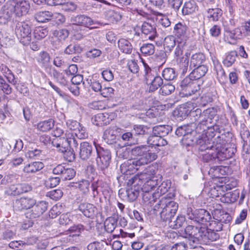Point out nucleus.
<instances>
[{
  "label": "nucleus",
  "mask_w": 250,
  "mask_h": 250,
  "mask_svg": "<svg viewBox=\"0 0 250 250\" xmlns=\"http://www.w3.org/2000/svg\"><path fill=\"white\" fill-rule=\"evenodd\" d=\"M141 53L146 56H150L154 54L155 46L152 43H144L140 48Z\"/></svg>",
  "instance_id": "54"
},
{
  "label": "nucleus",
  "mask_w": 250,
  "mask_h": 250,
  "mask_svg": "<svg viewBox=\"0 0 250 250\" xmlns=\"http://www.w3.org/2000/svg\"><path fill=\"white\" fill-rule=\"evenodd\" d=\"M61 179L59 177H51L46 180V186L50 188H54L59 185Z\"/></svg>",
  "instance_id": "63"
},
{
  "label": "nucleus",
  "mask_w": 250,
  "mask_h": 250,
  "mask_svg": "<svg viewBox=\"0 0 250 250\" xmlns=\"http://www.w3.org/2000/svg\"><path fill=\"white\" fill-rule=\"evenodd\" d=\"M31 186L26 183L12 184L6 187L4 190V195L7 196L15 197L31 191Z\"/></svg>",
  "instance_id": "11"
},
{
  "label": "nucleus",
  "mask_w": 250,
  "mask_h": 250,
  "mask_svg": "<svg viewBox=\"0 0 250 250\" xmlns=\"http://www.w3.org/2000/svg\"><path fill=\"white\" fill-rule=\"evenodd\" d=\"M117 218L116 216L107 218L104 222V227L107 233H112L116 228Z\"/></svg>",
  "instance_id": "35"
},
{
  "label": "nucleus",
  "mask_w": 250,
  "mask_h": 250,
  "mask_svg": "<svg viewBox=\"0 0 250 250\" xmlns=\"http://www.w3.org/2000/svg\"><path fill=\"white\" fill-rule=\"evenodd\" d=\"M212 119L208 117L201 120L195 128V131L201 134L202 137L199 140L198 144L211 143L215 135L216 129L212 125Z\"/></svg>",
  "instance_id": "3"
},
{
  "label": "nucleus",
  "mask_w": 250,
  "mask_h": 250,
  "mask_svg": "<svg viewBox=\"0 0 250 250\" xmlns=\"http://www.w3.org/2000/svg\"><path fill=\"white\" fill-rule=\"evenodd\" d=\"M193 129L191 126L188 125L178 127L175 131V133L180 137L185 136L188 134L191 133Z\"/></svg>",
  "instance_id": "58"
},
{
  "label": "nucleus",
  "mask_w": 250,
  "mask_h": 250,
  "mask_svg": "<svg viewBox=\"0 0 250 250\" xmlns=\"http://www.w3.org/2000/svg\"><path fill=\"white\" fill-rule=\"evenodd\" d=\"M208 71V68L205 65H201L194 68L188 77L192 80H198L205 76Z\"/></svg>",
  "instance_id": "27"
},
{
  "label": "nucleus",
  "mask_w": 250,
  "mask_h": 250,
  "mask_svg": "<svg viewBox=\"0 0 250 250\" xmlns=\"http://www.w3.org/2000/svg\"><path fill=\"white\" fill-rule=\"evenodd\" d=\"M52 33L51 44L54 48L59 49L62 47L63 42L68 37L69 32L67 29H62L53 30Z\"/></svg>",
  "instance_id": "13"
},
{
  "label": "nucleus",
  "mask_w": 250,
  "mask_h": 250,
  "mask_svg": "<svg viewBox=\"0 0 250 250\" xmlns=\"http://www.w3.org/2000/svg\"><path fill=\"white\" fill-rule=\"evenodd\" d=\"M187 245H188L190 249H194L200 243V240L194 235H186L185 237Z\"/></svg>",
  "instance_id": "56"
},
{
  "label": "nucleus",
  "mask_w": 250,
  "mask_h": 250,
  "mask_svg": "<svg viewBox=\"0 0 250 250\" xmlns=\"http://www.w3.org/2000/svg\"><path fill=\"white\" fill-rule=\"evenodd\" d=\"M163 77L167 81H172L177 77V74L174 69L166 68L162 72Z\"/></svg>",
  "instance_id": "48"
},
{
  "label": "nucleus",
  "mask_w": 250,
  "mask_h": 250,
  "mask_svg": "<svg viewBox=\"0 0 250 250\" xmlns=\"http://www.w3.org/2000/svg\"><path fill=\"white\" fill-rule=\"evenodd\" d=\"M237 56L236 51H231L229 52L223 60V64L226 67H230L235 62Z\"/></svg>",
  "instance_id": "43"
},
{
  "label": "nucleus",
  "mask_w": 250,
  "mask_h": 250,
  "mask_svg": "<svg viewBox=\"0 0 250 250\" xmlns=\"http://www.w3.org/2000/svg\"><path fill=\"white\" fill-rule=\"evenodd\" d=\"M142 34L150 40H154L157 36L156 28L150 23L145 22L141 27Z\"/></svg>",
  "instance_id": "20"
},
{
  "label": "nucleus",
  "mask_w": 250,
  "mask_h": 250,
  "mask_svg": "<svg viewBox=\"0 0 250 250\" xmlns=\"http://www.w3.org/2000/svg\"><path fill=\"white\" fill-rule=\"evenodd\" d=\"M200 145L199 150L201 151H208L206 153L203 154V160L206 162L209 161L213 159H217L218 160L222 161L224 160H221L219 158V153L217 151L215 150L213 145H211V143H208L205 144H199Z\"/></svg>",
  "instance_id": "14"
},
{
  "label": "nucleus",
  "mask_w": 250,
  "mask_h": 250,
  "mask_svg": "<svg viewBox=\"0 0 250 250\" xmlns=\"http://www.w3.org/2000/svg\"><path fill=\"white\" fill-rule=\"evenodd\" d=\"M147 151L148 147L146 146L141 145L133 147L131 150V154L133 156L142 158Z\"/></svg>",
  "instance_id": "45"
},
{
  "label": "nucleus",
  "mask_w": 250,
  "mask_h": 250,
  "mask_svg": "<svg viewBox=\"0 0 250 250\" xmlns=\"http://www.w3.org/2000/svg\"><path fill=\"white\" fill-rule=\"evenodd\" d=\"M26 156L30 159L42 160L44 158V152L42 150L36 148L28 151Z\"/></svg>",
  "instance_id": "44"
},
{
  "label": "nucleus",
  "mask_w": 250,
  "mask_h": 250,
  "mask_svg": "<svg viewBox=\"0 0 250 250\" xmlns=\"http://www.w3.org/2000/svg\"><path fill=\"white\" fill-rule=\"evenodd\" d=\"M129 182L130 179L128 181L127 184V186H131V188L126 189V195L128 200L129 202H133L137 198L139 194L140 191L141 189V187L139 184L137 185L134 182L132 184H130L129 183Z\"/></svg>",
  "instance_id": "22"
},
{
  "label": "nucleus",
  "mask_w": 250,
  "mask_h": 250,
  "mask_svg": "<svg viewBox=\"0 0 250 250\" xmlns=\"http://www.w3.org/2000/svg\"><path fill=\"white\" fill-rule=\"evenodd\" d=\"M205 56L202 53H197L193 54L190 59L189 68L190 69L203 65L202 63L205 61Z\"/></svg>",
  "instance_id": "30"
},
{
  "label": "nucleus",
  "mask_w": 250,
  "mask_h": 250,
  "mask_svg": "<svg viewBox=\"0 0 250 250\" xmlns=\"http://www.w3.org/2000/svg\"><path fill=\"white\" fill-rule=\"evenodd\" d=\"M54 126V121L52 119L41 121L37 125V129L42 132L50 130Z\"/></svg>",
  "instance_id": "38"
},
{
  "label": "nucleus",
  "mask_w": 250,
  "mask_h": 250,
  "mask_svg": "<svg viewBox=\"0 0 250 250\" xmlns=\"http://www.w3.org/2000/svg\"><path fill=\"white\" fill-rule=\"evenodd\" d=\"M159 93L162 95H168L173 92L175 90V86L171 83H165L162 85Z\"/></svg>",
  "instance_id": "53"
},
{
  "label": "nucleus",
  "mask_w": 250,
  "mask_h": 250,
  "mask_svg": "<svg viewBox=\"0 0 250 250\" xmlns=\"http://www.w3.org/2000/svg\"><path fill=\"white\" fill-rule=\"evenodd\" d=\"M73 24L89 27L95 24L94 21L89 17L84 15H77L71 19Z\"/></svg>",
  "instance_id": "19"
},
{
  "label": "nucleus",
  "mask_w": 250,
  "mask_h": 250,
  "mask_svg": "<svg viewBox=\"0 0 250 250\" xmlns=\"http://www.w3.org/2000/svg\"><path fill=\"white\" fill-rule=\"evenodd\" d=\"M48 203L44 201H41L33 206V208L26 213L27 218L35 219L39 217L47 209Z\"/></svg>",
  "instance_id": "18"
},
{
  "label": "nucleus",
  "mask_w": 250,
  "mask_h": 250,
  "mask_svg": "<svg viewBox=\"0 0 250 250\" xmlns=\"http://www.w3.org/2000/svg\"><path fill=\"white\" fill-rule=\"evenodd\" d=\"M144 66L145 82L149 86V91L153 92L163 84V80L155 70L151 69L146 64L144 63Z\"/></svg>",
  "instance_id": "6"
},
{
  "label": "nucleus",
  "mask_w": 250,
  "mask_h": 250,
  "mask_svg": "<svg viewBox=\"0 0 250 250\" xmlns=\"http://www.w3.org/2000/svg\"><path fill=\"white\" fill-rule=\"evenodd\" d=\"M44 167L42 163L41 162H34L25 165L23 171L26 173H34L41 170Z\"/></svg>",
  "instance_id": "31"
},
{
  "label": "nucleus",
  "mask_w": 250,
  "mask_h": 250,
  "mask_svg": "<svg viewBox=\"0 0 250 250\" xmlns=\"http://www.w3.org/2000/svg\"><path fill=\"white\" fill-rule=\"evenodd\" d=\"M118 47L123 53L129 54L132 52V46L131 43L126 39H120L118 41Z\"/></svg>",
  "instance_id": "36"
},
{
  "label": "nucleus",
  "mask_w": 250,
  "mask_h": 250,
  "mask_svg": "<svg viewBox=\"0 0 250 250\" xmlns=\"http://www.w3.org/2000/svg\"><path fill=\"white\" fill-rule=\"evenodd\" d=\"M186 234H197L201 233L202 234H206L208 233L205 227H199L194 226L193 225L188 226L185 229Z\"/></svg>",
  "instance_id": "34"
},
{
  "label": "nucleus",
  "mask_w": 250,
  "mask_h": 250,
  "mask_svg": "<svg viewBox=\"0 0 250 250\" xmlns=\"http://www.w3.org/2000/svg\"><path fill=\"white\" fill-rule=\"evenodd\" d=\"M71 187L78 188L84 194L89 191L90 183L88 180L82 179L78 182L71 183Z\"/></svg>",
  "instance_id": "40"
},
{
  "label": "nucleus",
  "mask_w": 250,
  "mask_h": 250,
  "mask_svg": "<svg viewBox=\"0 0 250 250\" xmlns=\"http://www.w3.org/2000/svg\"><path fill=\"white\" fill-rule=\"evenodd\" d=\"M162 175L158 174V176L150 175L144 173L140 175H136L130 179L129 183H135L139 184L141 187L143 191H149L158 185L162 181Z\"/></svg>",
  "instance_id": "2"
},
{
  "label": "nucleus",
  "mask_w": 250,
  "mask_h": 250,
  "mask_svg": "<svg viewBox=\"0 0 250 250\" xmlns=\"http://www.w3.org/2000/svg\"><path fill=\"white\" fill-rule=\"evenodd\" d=\"M212 219L222 224H227L231 220V216L223 210L215 209L212 212ZM214 222L215 221H214Z\"/></svg>",
  "instance_id": "21"
},
{
  "label": "nucleus",
  "mask_w": 250,
  "mask_h": 250,
  "mask_svg": "<svg viewBox=\"0 0 250 250\" xmlns=\"http://www.w3.org/2000/svg\"><path fill=\"white\" fill-rule=\"evenodd\" d=\"M87 229L82 224L74 225L71 227L68 231L70 233H75V234H80V233H85Z\"/></svg>",
  "instance_id": "60"
},
{
  "label": "nucleus",
  "mask_w": 250,
  "mask_h": 250,
  "mask_svg": "<svg viewBox=\"0 0 250 250\" xmlns=\"http://www.w3.org/2000/svg\"><path fill=\"white\" fill-rule=\"evenodd\" d=\"M48 31L46 28L43 27H37L33 32L35 39L40 40L45 38L48 34Z\"/></svg>",
  "instance_id": "49"
},
{
  "label": "nucleus",
  "mask_w": 250,
  "mask_h": 250,
  "mask_svg": "<svg viewBox=\"0 0 250 250\" xmlns=\"http://www.w3.org/2000/svg\"><path fill=\"white\" fill-rule=\"evenodd\" d=\"M148 143L152 146V147L155 146H163L167 144V141L162 136L155 135L149 137Z\"/></svg>",
  "instance_id": "33"
},
{
  "label": "nucleus",
  "mask_w": 250,
  "mask_h": 250,
  "mask_svg": "<svg viewBox=\"0 0 250 250\" xmlns=\"http://www.w3.org/2000/svg\"><path fill=\"white\" fill-rule=\"evenodd\" d=\"M149 127L144 125H136L133 126V130L135 135H145L149 134Z\"/></svg>",
  "instance_id": "51"
},
{
  "label": "nucleus",
  "mask_w": 250,
  "mask_h": 250,
  "mask_svg": "<svg viewBox=\"0 0 250 250\" xmlns=\"http://www.w3.org/2000/svg\"><path fill=\"white\" fill-rule=\"evenodd\" d=\"M36 204V200L28 196H23L14 200L13 202L14 210L21 211L24 209H28Z\"/></svg>",
  "instance_id": "12"
},
{
  "label": "nucleus",
  "mask_w": 250,
  "mask_h": 250,
  "mask_svg": "<svg viewBox=\"0 0 250 250\" xmlns=\"http://www.w3.org/2000/svg\"><path fill=\"white\" fill-rule=\"evenodd\" d=\"M92 146L87 142L80 144L79 156L81 159L85 160L91 156L92 153Z\"/></svg>",
  "instance_id": "24"
},
{
  "label": "nucleus",
  "mask_w": 250,
  "mask_h": 250,
  "mask_svg": "<svg viewBox=\"0 0 250 250\" xmlns=\"http://www.w3.org/2000/svg\"><path fill=\"white\" fill-rule=\"evenodd\" d=\"M208 17L213 21H217L222 15V11L219 8L208 9Z\"/></svg>",
  "instance_id": "46"
},
{
  "label": "nucleus",
  "mask_w": 250,
  "mask_h": 250,
  "mask_svg": "<svg viewBox=\"0 0 250 250\" xmlns=\"http://www.w3.org/2000/svg\"><path fill=\"white\" fill-rule=\"evenodd\" d=\"M182 74L187 73L188 70L189 61L186 57L179 58L176 61Z\"/></svg>",
  "instance_id": "55"
},
{
  "label": "nucleus",
  "mask_w": 250,
  "mask_h": 250,
  "mask_svg": "<svg viewBox=\"0 0 250 250\" xmlns=\"http://www.w3.org/2000/svg\"><path fill=\"white\" fill-rule=\"evenodd\" d=\"M185 216L180 215H178L174 221H172V219L170 220L168 224L170 227L176 229L181 227L185 222Z\"/></svg>",
  "instance_id": "52"
},
{
  "label": "nucleus",
  "mask_w": 250,
  "mask_h": 250,
  "mask_svg": "<svg viewBox=\"0 0 250 250\" xmlns=\"http://www.w3.org/2000/svg\"><path fill=\"white\" fill-rule=\"evenodd\" d=\"M188 30V27L184 23L181 22L176 24L174 27V32L178 37L184 36L186 35Z\"/></svg>",
  "instance_id": "42"
},
{
  "label": "nucleus",
  "mask_w": 250,
  "mask_h": 250,
  "mask_svg": "<svg viewBox=\"0 0 250 250\" xmlns=\"http://www.w3.org/2000/svg\"><path fill=\"white\" fill-rule=\"evenodd\" d=\"M143 201L146 206H151L156 202L157 198H159V193L152 192L151 191H143Z\"/></svg>",
  "instance_id": "28"
},
{
  "label": "nucleus",
  "mask_w": 250,
  "mask_h": 250,
  "mask_svg": "<svg viewBox=\"0 0 250 250\" xmlns=\"http://www.w3.org/2000/svg\"><path fill=\"white\" fill-rule=\"evenodd\" d=\"M70 133H66L65 137L56 138L52 142L53 146L58 148V150L62 153L67 152L71 148Z\"/></svg>",
  "instance_id": "16"
},
{
  "label": "nucleus",
  "mask_w": 250,
  "mask_h": 250,
  "mask_svg": "<svg viewBox=\"0 0 250 250\" xmlns=\"http://www.w3.org/2000/svg\"><path fill=\"white\" fill-rule=\"evenodd\" d=\"M30 7L29 2L25 0H12L7 2L0 12V22L6 23L13 14L18 17L25 15Z\"/></svg>",
  "instance_id": "1"
},
{
  "label": "nucleus",
  "mask_w": 250,
  "mask_h": 250,
  "mask_svg": "<svg viewBox=\"0 0 250 250\" xmlns=\"http://www.w3.org/2000/svg\"><path fill=\"white\" fill-rule=\"evenodd\" d=\"M98 155L96 162L98 167L101 170L106 168L109 165L111 155L109 150L102 147L100 145L94 143Z\"/></svg>",
  "instance_id": "10"
},
{
  "label": "nucleus",
  "mask_w": 250,
  "mask_h": 250,
  "mask_svg": "<svg viewBox=\"0 0 250 250\" xmlns=\"http://www.w3.org/2000/svg\"><path fill=\"white\" fill-rule=\"evenodd\" d=\"M238 197V192L234 191L233 192H229L223 194V196L220 200L222 202L225 203L234 202Z\"/></svg>",
  "instance_id": "47"
},
{
  "label": "nucleus",
  "mask_w": 250,
  "mask_h": 250,
  "mask_svg": "<svg viewBox=\"0 0 250 250\" xmlns=\"http://www.w3.org/2000/svg\"><path fill=\"white\" fill-rule=\"evenodd\" d=\"M176 44L175 38L173 36H168L165 38L164 42V46L165 48H167L170 51Z\"/></svg>",
  "instance_id": "61"
},
{
  "label": "nucleus",
  "mask_w": 250,
  "mask_h": 250,
  "mask_svg": "<svg viewBox=\"0 0 250 250\" xmlns=\"http://www.w3.org/2000/svg\"><path fill=\"white\" fill-rule=\"evenodd\" d=\"M194 80L187 77L181 82L180 85L182 90L186 96H191L199 90V85Z\"/></svg>",
  "instance_id": "17"
},
{
  "label": "nucleus",
  "mask_w": 250,
  "mask_h": 250,
  "mask_svg": "<svg viewBox=\"0 0 250 250\" xmlns=\"http://www.w3.org/2000/svg\"><path fill=\"white\" fill-rule=\"evenodd\" d=\"M82 51V48L78 44L73 43L68 45L64 50V53L66 54H73L74 53H80Z\"/></svg>",
  "instance_id": "57"
},
{
  "label": "nucleus",
  "mask_w": 250,
  "mask_h": 250,
  "mask_svg": "<svg viewBox=\"0 0 250 250\" xmlns=\"http://www.w3.org/2000/svg\"><path fill=\"white\" fill-rule=\"evenodd\" d=\"M16 34L20 42L24 45L29 44L31 41L30 26L25 22H18L15 28Z\"/></svg>",
  "instance_id": "9"
},
{
  "label": "nucleus",
  "mask_w": 250,
  "mask_h": 250,
  "mask_svg": "<svg viewBox=\"0 0 250 250\" xmlns=\"http://www.w3.org/2000/svg\"><path fill=\"white\" fill-rule=\"evenodd\" d=\"M116 155L120 158L127 159L129 155V151L125 147L120 146L117 148Z\"/></svg>",
  "instance_id": "64"
},
{
  "label": "nucleus",
  "mask_w": 250,
  "mask_h": 250,
  "mask_svg": "<svg viewBox=\"0 0 250 250\" xmlns=\"http://www.w3.org/2000/svg\"><path fill=\"white\" fill-rule=\"evenodd\" d=\"M53 14L49 11H40L35 15V19L39 22H45L51 20Z\"/></svg>",
  "instance_id": "39"
},
{
  "label": "nucleus",
  "mask_w": 250,
  "mask_h": 250,
  "mask_svg": "<svg viewBox=\"0 0 250 250\" xmlns=\"http://www.w3.org/2000/svg\"><path fill=\"white\" fill-rule=\"evenodd\" d=\"M76 172L71 168H65L61 179L63 180H69L72 179L75 175Z\"/></svg>",
  "instance_id": "62"
},
{
  "label": "nucleus",
  "mask_w": 250,
  "mask_h": 250,
  "mask_svg": "<svg viewBox=\"0 0 250 250\" xmlns=\"http://www.w3.org/2000/svg\"><path fill=\"white\" fill-rule=\"evenodd\" d=\"M198 10V6L193 0H189L185 2L182 9L183 15H188L196 12Z\"/></svg>",
  "instance_id": "29"
},
{
  "label": "nucleus",
  "mask_w": 250,
  "mask_h": 250,
  "mask_svg": "<svg viewBox=\"0 0 250 250\" xmlns=\"http://www.w3.org/2000/svg\"><path fill=\"white\" fill-rule=\"evenodd\" d=\"M214 126L216 131L219 133H221L222 131H225V127L227 126L228 122L227 120L224 118H219L217 117V120H216V122L212 124Z\"/></svg>",
  "instance_id": "41"
},
{
  "label": "nucleus",
  "mask_w": 250,
  "mask_h": 250,
  "mask_svg": "<svg viewBox=\"0 0 250 250\" xmlns=\"http://www.w3.org/2000/svg\"><path fill=\"white\" fill-rule=\"evenodd\" d=\"M171 130V127L168 125H157L153 128L154 134L160 136H165Z\"/></svg>",
  "instance_id": "37"
},
{
  "label": "nucleus",
  "mask_w": 250,
  "mask_h": 250,
  "mask_svg": "<svg viewBox=\"0 0 250 250\" xmlns=\"http://www.w3.org/2000/svg\"><path fill=\"white\" fill-rule=\"evenodd\" d=\"M157 158V155L155 152H152L148 149V151L146 152L145 156L142 158L129 160L128 164L132 165V167L133 168L138 170L139 167L146 165L148 163L155 160Z\"/></svg>",
  "instance_id": "15"
},
{
  "label": "nucleus",
  "mask_w": 250,
  "mask_h": 250,
  "mask_svg": "<svg viewBox=\"0 0 250 250\" xmlns=\"http://www.w3.org/2000/svg\"><path fill=\"white\" fill-rule=\"evenodd\" d=\"M178 208V204L170 198H162L154 206V209L156 210L162 208V210L160 212L161 219L165 221H169L173 219Z\"/></svg>",
  "instance_id": "4"
},
{
  "label": "nucleus",
  "mask_w": 250,
  "mask_h": 250,
  "mask_svg": "<svg viewBox=\"0 0 250 250\" xmlns=\"http://www.w3.org/2000/svg\"><path fill=\"white\" fill-rule=\"evenodd\" d=\"M53 76L57 81L61 85L65 86L67 84L68 81L62 73L54 69L53 71Z\"/></svg>",
  "instance_id": "59"
},
{
  "label": "nucleus",
  "mask_w": 250,
  "mask_h": 250,
  "mask_svg": "<svg viewBox=\"0 0 250 250\" xmlns=\"http://www.w3.org/2000/svg\"><path fill=\"white\" fill-rule=\"evenodd\" d=\"M37 61L42 67L47 68L50 64V55L47 52L42 51L39 53Z\"/></svg>",
  "instance_id": "32"
},
{
  "label": "nucleus",
  "mask_w": 250,
  "mask_h": 250,
  "mask_svg": "<svg viewBox=\"0 0 250 250\" xmlns=\"http://www.w3.org/2000/svg\"><path fill=\"white\" fill-rule=\"evenodd\" d=\"M226 134L229 137L231 136V133L229 131L223 132L221 133L220 135L218 136L215 139V141L211 143V145H213L214 146V148L215 150L219 153V157L221 160L229 159L231 157L232 155L229 149L224 146L229 141L227 138Z\"/></svg>",
  "instance_id": "5"
},
{
  "label": "nucleus",
  "mask_w": 250,
  "mask_h": 250,
  "mask_svg": "<svg viewBox=\"0 0 250 250\" xmlns=\"http://www.w3.org/2000/svg\"><path fill=\"white\" fill-rule=\"evenodd\" d=\"M79 209L87 217L92 218L95 215L96 208L93 205L90 203L81 204L79 206Z\"/></svg>",
  "instance_id": "26"
},
{
  "label": "nucleus",
  "mask_w": 250,
  "mask_h": 250,
  "mask_svg": "<svg viewBox=\"0 0 250 250\" xmlns=\"http://www.w3.org/2000/svg\"><path fill=\"white\" fill-rule=\"evenodd\" d=\"M92 122L97 126H103L109 124L111 119L109 118V115L107 113H100L96 115L92 119Z\"/></svg>",
  "instance_id": "25"
},
{
  "label": "nucleus",
  "mask_w": 250,
  "mask_h": 250,
  "mask_svg": "<svg viewBox=\"0 0 250 250\" xmlns=\"http://www.w3.org/2000/svg\"><path fill=\"white\" fill-rule=\"evenodd\" d=\"M117 129L114 127L107 128L104 132L103 138L108 144L112 145L116 143Z\"/></svg>",
  "instance_id": "23"
},
{
  "label": "nucleus",
  "mask_w": 250,
  "mask_h": 250,
  "mask_svg": "<svg viewBox=\"0 0 250 250\" xmlns=\"http://www.w3.org/2000/svg\"><path fill=\"white\" fill-rule=\"evenodd\" d=\"M190 104H188V105H183L180 107L178 110V115L181 117L182 118H185L188 115L191 117L194 118V120L196 121L198 120L200 118H202V120L205 118H208V115L210 114L211 111L210 109L205 110L202 113L201 109L196 108L195 109H190V107L189 106Z\"/></svg>",
  "instance_id": "7"
},
{
  "label": "nucleus",
  "mask_w": 250,
  "mask_h": 250,
  "mask_svg": "<svg viewBox=\"0 0 250 250\" xmlns=\"http://www.w3.org/2000/svg\"><path fill=\"white\" fill-rule=\"evenodd\" d=\"M186 214L189 219L199 223L204 224L210 221L213 222L212 214L204 209L193 210L191 208H188Z\"/></svg>",
  "instance_id": "8"
},
{
  "label": "nucleus",
  "mask_w": 250,
  "mask_h": 250,
  "mask_svg": "<svg viewBox=\"0 0 250 250\" xmlns=\"http://www.w3.org/2000/svg\"><path fill=\"white\" fill-rule=\"evenodd\" d=\"M170 186L171 183L169 180L164 181L157 187L155 192L159 193V197H160L167 192Z\"/></svg>",
  "instance_id": "50"
}]
</instances>
